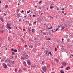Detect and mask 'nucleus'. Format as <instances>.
Here are the masks:
<instances>
[{"mask_svg":"<svg viewBox=\"0 0 73 73\" xmlns=\"http://www.w3.org/2000/svg\"><path fill=\"white\" fill-rule=\"evenodd\" d=\"M11 26V25L10 24L7 23V27L9 29H11L12 27H10Z\"/></svg>","mask_w":73,"mask_h":73,"instance_id":"f257e3e1","label":"nucleus"},{"mask_svg":"<svg viewBox=\"0 0 73 73\" xmlns=\"http://www.w3.org/2000/svg\"><path fill=\"white\" fill-rule=\"evenodd\" d=\"M3 65L5 69H7V65H6L5 64L3 63Z\"/></svg>","mask_w":73,"mask_h":73,"instance_id":"f03ea898","label":"nucleus"},{"mask_svg":"<svg viewBox=\"0 0 73 73\" xmlns=\"http://www.w3.org/2000/svg\"><path fill=\"white\" fill-rule=\"evenodd\" d=\"M49 52L48 51H46L45 52V53L46 56H49Z\"/></svg>","mask_w":73,"mask_h":73,"instance_id":"7ed1b4c3","label":"nucleus"},{"mask_svg":"<svg viewBox=\"0 0 73 73\" xmlns=\"http://www.w3.org/2000/svg\"><path fill=\"white\" fill-rule=\"evenodd\" d=\"M25 55L26 59H28L29 58L28 55L27 54H25Z\"/></svg>","mask_w":73,"mask_h":73,"instance_id":"20e7f679","label":"nucleus"},{"mask_svg":"<svg viewBox=\"0 0 73 73\" xmlns=\"http://www.w3.org/2000/svg\"><path fill=\"white\" fill-rule=\"evenodd\" d=\"M42 70H43L44 72H46V68L44 67V68H42Z\"/></svg>","mask_w":73,"mask_h":73,"instance_id":"39448f33","label":"nucleus"},{"mask_svg":"<svg viewBox=\"0 0 73 73\" xmlns=\"http://www.w3.org/2000/svg\"><path fill=\"white\" fill-rule=\"evenodd\" d=\"M62 64L64 66H66V63H65L64 62H62Z\"/></svg>","mask_w":73,"mask_h":73,"instance_id":"423d86ee","label":"nucleus"},{"mask_svg":"<svg viewBox=\"0 0 73 73\" xmlns=\"http://www.w3.org/2000/svg\"><path fill=\"white\" fill-rule=\"evenodd\" d=\"M27 63L28 65H31V62H30V61H29V60H28L27 61Z\"/></svg>","mask_w":73,"mask_h":73,"instance_id":"0eeeda50","label":"nucleus"},{"mask_svg":"<svg viewBox=\"0 0 73 73\" xmlns=\"http://www.w3.org/2000/svg\"><path fill=\"white\" fill-rule=\"evenodd\" d=\"M20 14H17V15L18 17V18H19L20 17Z\"/></svg>","mask_w":73,"mask_h":73,"instance_id":"6e6552de","label":"nucleus"},{"mask_svg":"<svg viewBox=\"0 0 73 73\" xmlns=\"http://www.w3.org/2000/svg\"><path fill=\"white\" fill-rule=\"evenodd\" d=\"M55 61H56L57 62V63H58V62H59V60H57V59L56 58L55 59Z\"/></svg>","mask_w":73,"mask_h":73,"instance_id":"1a4fd4ad","label":"nucleus"},{"mask_svg":"<svg viewBox=\"0 0 73 73\" xmlns=\"http://www.w3.org/2000/svg\"><path fill=\"white\" fill-rule=\"evenodd\" d=\"M0 20H1L2 21V22H3V23L4 20H3V17H1L0 18Z\"/></svg>","mask_w":73,"mask_h":73,"instance_id":"9d476101","label":"nucleus"},{"mask_svg":"<svg viewBox=\"0 0 73 73\" xmlns=\"http://www.w3.org/2000/svg\"><path fill=\"white\" fill-rule=\"evenodd\" d=\"M46 39L48 40V41H50V38H47Z\"/></svg>","mask_w":73,"mask_h":73,"instance_id":"9b49d317","label":"nucleus"},{"mask_svg":"<svg viewBox=\"0 0 73 73\" xmlns=\"http://www.w3.org/2000/svg\"><path fill=\"white\" fill-rule=\"evenodd\" d=\"M70 69V67L69 66L67 67L66 69V70H69V69Z\"/></svg>","mask_w":73,"mask_h":73,"instance_id":"f8f14e48","label":"nucleus"},{"mask_svg":"<svg viewBox=\"0 0 73 73\" xmlns=\"http://www.w3.org/2000/svg\"><path fill=\"white\" fill-rule=\"evenodd\" d=\"M10 59H13V57L12 56H10Z\"/></svg>","mask_w":73,"mask_h":73,"instance_id":"ddd939ff","label":"nucleus"},{"mask_svg":"<svg viewBox=\"0 0 73 73\" xmlns=\"http://www.w3.org/2000/svg\"><path fill=\"white\" fill-rule=\"evenodd\" d=\"M64 28H65V27H64V26L62 27L61 30H62V29H64Z\"/></svg>","mask_w":73,"mask_h":73,"instance_id":"4468645a","label":"nucleus"},{"mask_svg":"<svg viewBox=\"0 0 73 73\" xmlns=\"http://www.w3.org/2000/svg\"><path fill=\"white\" fill-rule=\"evenodd\" d=\"M21 59H22V60H25V58L24 57H21Z\"/></svg>","mask_w":73,"mask_h":73,"instance_id":"2eb2a0df","label":"nucleus"},{"mask_svg":"<svg viewBox=\"0 0 73 73\" xmlns=\"http://www.w3.org/2000/svg\"><path fill=\"white\" fill-rule=\"evenodd\" d=\"M60 72L61 73H64V71L63 70H62L60 71Z\"/></svg>","mask_w":73,"mask_h":73,"instance_id":"dca6fc26","label":"nucleus"},{"mask_svg":"<svg viewBox=\"0 0 73 73\" xmlns=\"http://www.w3.org/2000/svg\"><path fill=\"white\" fill-rule=\"evenodd\" d=\"M14 51L15 52H17V50L16 49H15L14 50Z\"/></svg>","mask_w":73,"mask_h":73,"instance_id":"f3484780","label":"nucleus"},{"mask_svg":"<svg viewBox=\"0 0 73 73\" xmlns=\"http://www.w3.org/2000/svg\"><path fill=\"white\" fill-rule=\"evenodd\" d=\"M15 72H17V69L15 68Z\"/></svg>","mask_w":73,"mask_h":73,"instance_id":"a211bd4d","label":"nucleus"},{"mask_svg":"<svg viewBox=\"0 0 73 73\" xmlns=\"http://www.w3.org/2000/svg\"><path fill=\"white\" fill-rule=\"evenodd\" d=\"M50 54V55H51V56H52V53H51V52H50L48 53V54Z\"/></svg>","mask_w":73,"mask_h":73,"instance_id":"6ab92c4d","label":"nucleus"},{"mask_svg":"<svg viewBox=\"0 0 73 73\" xmlns=\"http://www.w3.org/2000/svg\"><path fill=\"white\" fill-rule=\"evenodd\" d=\"M50 9H52L54 8V7L53 6H51V7H50Z\"/></svg>","mask_w":73,"mask_h":73,"instance_id":"aec40b11","label":"nucleus"},{"mask_svg":"<svg viewBox=\"0 0 73 73\" xmlns=\"http://www.w3.org/2000/svg\"><path fill=\"white\" fill-rule=\"evenodd\" d=\"M31 10H30L29 11H27V13H30V12H31Z\"/></svg>","mask_w":73,"mask_h":73,"instance_id":"412c9836","label":"nucleus"},{"mask_svg":"<svg viewBox=\"0 0 73 73\" xmlns=\"http://www.w3.org/2000/svg\"><path fill=\"white\" fill-rule=\"evenodd\" d=\"M67 42H70V39H68V40H67Z\"/></svg>","mask_w":73,"mask_h":73,"instance_id":"4be33fe9","label":"nucleus"},{"mask_svg":"<svg viewBox=\"0 0 73 73\" xmlns=\"http://www.w3.org/2000/svg\"><path fill=\"white\" fill-rule=\"evenodd\" d=\"M11 63L12 64H13L15 63V62H14V61H11Z\"/></svg>","mask_w":73,"mask_h":73,"instance_id":"5701e85b","label":"nucleus"},{"mask_svg":"<svg viewBox=\"0 0 73 73\" xmlns=\"http://www.w3.org/2000/svg\"><path fill=\"white\" fill-rule=\"evenodd\" d=\"M12 55H15V52H12Z\"/></svg>","mask_w":73,"mask_h":73,"instance_id":"b1692460","label":"nucleus"},{"mask_svg":"<svg viewBox=\"0 0 73 73\" xmlns=\"http://www.w3.org/2000/svg\"><path fill=\"white\" fill-rule=\"evenodd\" d=\"M55 51H56V52H57V48H55Z\"/></svg>","mask_w":73,"mask_h":73,"instance_id":"393cba45","label":"nucleus"},{"mask_svg":"<svg viewBox=\"0 0 73 73\" xmlns=\"http://www.w3.org/2000/svg\"><path fill=\"white\" fill-rule=\"evenodd\" d=\"M24 63H25V66H27V64H26V62H24Z\"/></svg>","mask_w":73,"mask_h":73,"instance_id":"a878e982","label":"nucleus"},{"mask_svg":"<svg viewBox=\"0 0 73 73\" xmlns=\"http://www.w3.org/2000/svg\"><path fill=\"white\" fill-rule=\"evenodd\" d=\"M24 13V10H22V11L21 12V13Z\"/></svg>","mask_w":73,"mask_h":73,"instance_id":"bb28decb","label":"nucleus"},{"mask_svg":"<svg viewBox=\"0 0 73 73\" xmlns=\"http://www.w3.org/2000/svg\"><path fill=\"white\" fill-rule=\"evenodd\" d=\"M19 21H20V22L21 21V19H19Z\"/></svg>","mask_w":73,"mask_h":73,"instance_id":"cd10ccee","label":"nucleus"},{"mask_svg":"<svg viewBox=\"0 0 73 73\" xmlns=\"http://www.w3.org/2000/svg\"><path fill=\"white\" fill-rule=\"evenodd\" d=\"M61 10H62V11L64 10V8H63V9H61Z\"/></svg>","mask_w":73,"mask_h":73,"instance_id":"c85d7f7f","label":"nucleus"},{"mask_svg":"<svg viewBox=\"0 0 73 73\" xmlns=\"http://www.w3.org/2000/svg\"><path fill=\"white\" fill-rule=\"evenodd\" d=\"M34 17H36V15H33V17H34Z\"/></svg>","mask_w":73,"mask_h":73,"instance_id":"c756f323","label":"nucleus"},{"mask_svg":"<svg viewBox=\"0 0 73 73\" xmlns=\"http://www.w3.org/2000/svg\"><path fill=\"white\" fill-rule=\"evenodd\" d=\"M1 62H4V61L3 60H2Z\"/></svg>","mask_w":73,"mask_h":73,"instance_id":"7c9ffc66","label":"nucleus"},{"mask_svg":"<svg viewBox=\"0 0 73 73\" xmlns=\"http://www.w3.org/2000/svg\"><path fill=\"white\" fill-rule=\"evenodd\" d=\"M7 61H8V60H6L5 61V62H7Z\"/></svg>","mask_w":73,"mask_h":73,"instance_id":"2f4dec72","label":"nucleus"},{"mask_svg":"<svg viewBox=\"0 0 73 73\" xmlns=\"http://www.w3.org/2000/svg\"><path fill=\"white\" fill-rule=\"evenodd\" d=\"M30 25H31V26H32V24L31 23H30L29 25V26H30Z\"/></svg>","mask_w":73,"mask_h":73,"instance_id":"473e14b6","label":"nucleus"},{"mask_svg":"<svg viewBox=\"0 0 73 73\" xmlns=\"http://www.w3.org/2000/svg\"><path fill=\"white\" fill-rule=\"evenodd\" d=\"M11 51H14V49L13 48L11 49Z\"/></svg>","mask_w":73,"mask_h":73,"instance_id":"72a5a7b5","label":"nucleus"},{"mask_svg":"<svg viewBox=\"0 0 73 73\" xmlns=\"http://www.w3.org/2000/svg\"><path fill=\"white\" fill-rule=\"evenodd\" d=\"M23 69V70H26V68H24Z\"/></svg>","mask_w":73,"mask_h":73,"instance_id":"f704fd0d","label":"nucleus"},{"mask_svg":"<svg viewBox=\"0 0 73 73\" xmlns=\"http://www.w3.org/2000/svg\"><path fill=\"white\" fill-rule=\"evenodd\" d=\"M51 31L52 32H54V31H53V30H52Z\"/></svg>","mask_w":73,"mask_h":73,"instance_id":"c9c22d12","label":"nucleus"},{"mask_svg":"<svg viewBox=\"0 0 73 73\" xmlns=\"http://www.w3.org/2000/svg\"><path fill=\"white\" fill-rule=\"evenodd\" d=\"M23 31H25L26 30L25 29H23Z\"/></svg>","mask_w":73,"mask_h":73,"instance_id":"e433bc0d","label":"nucleus"},{"mask_svg":"<svg viewBox=\"0 0 73 73\" xmlns=\"http://www.w3.org/2000/svg\"><path fill=\"white\" fill-rule=\"evenodd\" d=\"M62 42H63L64 41V39H62Z\"/></svg>","mask_w":73,"mask_h":73,"instance_id":"4c0bfd02","label":"nucleus"},{"mask_svg":"<svg viewBox=\"0 0 73 73\" xmlns=\"http://www.w3.org/2000/svg\"><path fill=\"white\" fill-rule=\"evenodd\" d=\"M42 2V1H40L39 2V4H41V2Z\"/></svg>","mask_w":73,"mask_h":73,"instance_id":"58836bf2","label":"nucleus"},{"mask_svg":"<svg viewBox=\"0 0 73 73\" xmlns=\"http://www.w3.org/2000/svg\"><path fill=\"white\" fill-rule=\"evenodd\" d=\"M58 29H59V28H58L57 29H56V31H57V30H58Z\"/></svg>","mask_w":73,"mask_h":73,"instance_id":"ea45409f","label":"nucleus"},{"mask_svg":"<svg viewBox=\"0 0 73 73\" xmlns=\"http://www.w3.org/2000/svg\"><path fill=\"white\" fill-rule=\"evenodd\" d=\"M6 8H8V5H7L5 7Z\"/></svg>","mask_w":73,"mask_h":73,"instance_id":"a19ab883","label":"nucleus"},{"mask_svg":"<svg viewBox=\"0 0 73 73\" xmlns=\"http://www.w3.org/2000/svg\"><path fill=\"white\" fill-rule=\"evenodd\" d=\"M1 44L0 43V47H1Z\"/></svg>","mask_w":73,"mask_h":73,"instance_id":"79ce46f5","label":"nucleus"},{"mask_svg":"<svg viewBox=\"0 0 73 73\" xmlns=\"http://www.w3.org/2000/svg\"><path fill=\"white\" fill-rule=\"evenodd\" d=\"M50 65H48V67H50Z\"/></svg>","mask_w":73,"mask_h":73,"instance_id":"37998d69","label":"nucleus"},{"mask_svg":"<svg viewBox=\"0 0 73 73\" xmlns=\"http://www.w3.org/2000/svg\"><path fill=\"white\" fill-rule=\"evenodd\" d=\"M1 32H2V33H3V32H4V31L2 30L1 31Z\"/></svg>","mask_w":73,"mask_h":73,"instance_id":"c03bdc74","label":"nucleus"},{"mask_svg":"<svg viewBox=\"0 0 73 73\" xmlns=\"http://www.w3.org/2000/svg\"><path fill=\"white\" fill-rule=\"evenodd\" d=\"M57 48H59V46H57Z\"/></svg>","mask_w":73,"mask_h":73,"instance_id":"a18cd8bd","label":"nucleus"},{"mask_svg":"<svg viewBox=\"0 0 73 73\" xmlns=\"http://www.w3.org/2000/svg\"><path fill=\"white\" fill-rule=\"evenodd\" d=\"M8 12L9 13H10V11H8Z\"/></svg>","mask_w":73,"mask_h":73,"instance_id":"49530a36","label":"nucleus"},{"mask_svg":"<svg viewBox=\"0 0 73 73\" xmlns=\"http://www.w3.org/2000/svg\"><path fill=\"white\" fill-rule=\"evenodd\" d=\"M4 15L5 16H7V15L5 13L4 14Z\"/></svg>","mask_w":73,"mask_h":73,"instance_id":"de8ad7c7","label":"nucleus"},{"mask_svg":"<svg viewBox=\"0 0 73 73\" xmlns=\"http://www.w3.org/2000/svg\"><path fill=\"white\" fill-rule=\"evenodd\" d=\"M34 24H36V22L35 21L34 22Z\"/></svg>","mask_w":73,"mask_h":73,"instance_id":"09e8293b","label":"nucleus"},{"mask_svg":"<svg viewBox=\"0 0 73 73\" xmlns=\"http://www.w3.org/2000/svg\"><path fill=\"white\" fill-rule=\"evenodd\" d=\"M48 28V29H52L50 28L49 27Z\"/></svg>","mask_w":73,"mask_h":73,"instance_id":"8fccbe9b","label":"nucleus"},{"mask_svg":"<svg viewBox=\"0 0 73 73\" xmlns=\"http://www.w3.org/2000/svg\"><path fill=\"white\" fill-rule=\"evenodd\" d=\"M25 47H27V45H25Z\"/></svg>","mask_w":73,"mask_h":73,"instance_id":"3c124183","label":"nucleus"},{"mask_svg":"<svg viewBox=\"0 0 73 73\" xmlns=\"http://www.w3.org/2000/svg\"><path fill=\"white\" fill-rule=\"evenodd\" d=\"M1 1H0V4H1Z\"/></svg>","mask_w":73,"mask_h":73,"instance_id":"603ef678","label":"nucleus"},{"mask_svg":"<svg viewBox=\"0 0 73 73\" xmlns=\"http://www.w3.org/2000/svg\"><path fill=\"white\" fill-rule=\"evenodd\" d=\"M51 63H52V64H54L53 62H52Z\"/></svg>","mask_w":73,"mask_h":73,"instance_id":"864d4df0","label":"nucleus"},{"mask_svg":"<svg viewBox=\"0 0 73 73\" xmlns=\"http://www.w3.org/2000/svg\"><path fill=\"white\" fill-rule=\"evenodd\" d=\"M40 31H41V32H42V31H42V30H41Z\"/></svg>","mask_w":73,"mask_h":73,"instance_id":"5fc2aeb1","label":"nucleus"},{"mask_svg":"<svg viewBox=\"0 0 73 73\" xmlns=\"http://www.w3.org/2000/svg\"><path fill=\"white\" fill-rule=\"evenodd\" d=\"M18 5H20V3H19L18 4Z\"/></svg>","mask_w":73,"mask_h":73,"instance_id":"6e6d98bb","label":"nucleus"},{"mask_svg":"<svg viewBox=\"0 0 73 73\" xmlns=\"http://www.w3.org/2000/svg\"><path fill=\"white\" fill-rule=\"evenodd\" d=\"M28 30L29 31H30V29H28Z\"/></svg>","mask_w":73,"mask_h":73,"instance_id":"4d7b16f0","label":"nucleus"},{"mask_svg":"<svg viewBox=\"0 0 73 73\" xmlns=\"http://www.w3.org/2000/svg\"><path fill=\"white\" fill-rule=\"evenodd\" d=\"M32 32H34V31L33 30L32 31Z\"/></svg>","mask_w":73,"mask_h":73,"instance_id":"13d9d810","label":"nucleus"},{"mask_svg":"<svg viewBox=\"0 0 73 73\" xmlns=\"http://www.w3.org/2000/svg\"><path fill=\"white\" fill-rule=\"evenodd\" d=\"M43 13H42L41 14V15H43Z\"/></svg>","mask_w":73,"mask_h":73,"instance_id":"bf43d9fd","label":"nucleus"},{"mask_svg":"<svg viewBox=\"0 0 73 73\" xmlns=\"http://www.w3.org/2000/svg\"><path fill=\"white\" fill-rule=\"evenodd\" d=\"M62 13H64V11H63L62 12Z\"/></svg>","mask_w":73,"mask_h":73,"instance_id":"052dcab7","label":"nucleus"},{"mask_svg":"<svg viewBox=\"0 0 73 73\" xmlns=\"http://www.w3.org/2000/svg\"><path fill=\"white\" fill-rule=\"evenodd\" d=\"M52 28H53V27L52 26H51V28L52 29Z\"/></svg>","mask_w":73,"mask_h":73,"instance_id":"680f3d73","label":"nucleus"},{"mask_svg":"<svg viewBox=\"0 0 73 73\" xmlns=\"http://www.w3.org/2000/svg\"><path fill=\"white\" fill-rule=\"evenodd\" d=\"M6 50H8V48H6Z\"/></svg>","mask_w":73,"mask_h":73,"instance_id":"e2e57ef3","label":"nucleus"},{"mask_svg":"<svg viewBox=\"0 0 73 73\" xmlns=\"http://www.w3.org/2000/svg\"><path fill=\"white\" fill-rule=\"evenodd\" d=\"M63 68V66H62L61 67V68Z\"/></svg>","mask_w":73,"mask_h":73,"instance_id":"0e129e2a","label":"nucleus"},{"mask_svg":"<svg viewBox=\"0 0 73 73\" xmlns=\"http://www.w3.org/2000/svg\"><path fill=\"white\" fill-rule=\"evenodd\" d=\"M24 17H25V18L27 17L25 16H24Z\"/></svg>","mask_w":73,"mask_h":73,"instance_id":"69168bd1","label":"nucleus"},{"mask_svg":"<svg viewBox=\"0 0 73 73\" xmlns=\"http://www.w3.org/2000/svg\"><path fill=\"white\" fill-rule=\"evenodd\" d=\"M8 62H9V60L8 61Z\"/></svg>","mask_w":73,"mask_h":73,"instance_id":"338daca9","label":"nucleus"},{"mask_svg":"<svg viewBox=\"0 0 73 73\" xmlns=\"http://www.w3.org/2000/svg\"><path fill=\"white\" fill-rule=\"evenodd\" d=\"M51 73H54V72H52Z\"/></svg>","mask_w":73,"mask_h":73,"instance_id":"774afa93","label":"nucleus"}]
</instances>
